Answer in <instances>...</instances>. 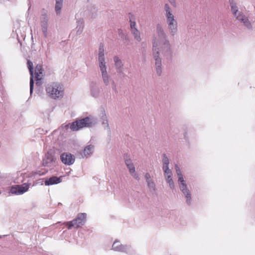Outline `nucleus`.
<instances>
[{
	"mask_svg": "<svg viewBox=\"0 0 255 255\" xmlns=\"http://www.w3.org/2000/svg\"><path fill=\"white\" fill-rule=\"evenodd\" d=\"M129 14H130L131 15V16H133V15L132 14H131L130 13H129Z\"/></svg>",
	"mask_w": 255,
	"mask_h": 255,
	"instance_id": "nucleus-49",
	"label": "nucleus"
},
{
	"mask_svg": "<svg viewBox=\"0 0 255 255\" xmlns=\"http://www.w3.org/2000/svg\"><path fill=\"white\" fill-rule=\"evenodd\" d=\"M42 31L45 37L47 36V26L41 27Z\"/></svg>",
	"mask_w": 255,
	"mask_h": 255,
	"instance_id": "nucleus-35",
	"label": "nucleus"
},
{
	"mask_svg": "<svg viewBox=\"0 0 255 255\" xmlns=\"http://www.w3.org/2000/svg\"><path fill=\"white\" fill-rule=\"evenodd\" d=\"M62 179L60 177H58L53 176L49 178H47L45 180V185L46 186H50L54 184H58L61 182Z\"/></svg>",
	"mask_w": 255,
	"mask_h": 255,
	"instance_id": "nucleus-15",
	"label": "nucleus"
},
{
	"mask_svg": "<svg viewBox=\"0 0 255 255\" xmlns=\"http://www.w3.org/2000/svg\"><path fill=\"white\" fill-rule=\"evenodd\" d=\"M98 9L94 5H90L87 9V13L90 18H95L96 14Z\"/></svg>",
	"mask_w": 255,
	"mask_h": 255,
	"instance_id": "nucleus-18",
	"label": "nucleus"
},
{
	"mask_svg": "<svg viewBox=\"0 0 255 255\" xmlns=\"http://www.w3.org/2000/svg\"><path fill=\"white\" fill-rule=\"evenodd\" d=\"M99 65L106 64L105 57H98Z\"/></svg>",
	"mask_w": 255,
	"mask_h": 255,
	"instance_id": "nucleus-34",
	"label": "nucleus"
},
{
	"mask_svg": "<svg viewBox=\"0 0 255 255\" xmlns=\"http://www.w3.org/2000/svg\"><path fill=\"white\" fill-rule=\"evenodd\" d=\"M165 16L166 17V19L174 17V15L172 13V11L170 12H167L165 13Z\"/></svg>",
	"mask_w": 255,
	"mask_h": 255,
	"instance_id": "nucleus-37",
	"label": "nucleus"
},
{
	"mask_svg": "<svg viewBox=\"0 0 255 255\" xmlns=\"http://www.w3.org/2000/svg\"><path fill=\"white\" fill-rule=\"evenodd\" d=\"M170 4L174 7H176V3L175 0H168Z\"/></svg>",
	"mask_w": 255,
	"mask_h": 255,
	"instance_id": "nucleus-42",
	"label": "nucleus"
},
{
	"mask_svg": "<svg viewBox=\"0 0 255 255\" xmlns=\"http://www.w3.org/2000/svg\"><path fill=\"white\" fill-rule=\"evenodd\" d=\"M90 94L94 97L97 98L99 96L100 93V89L98 85L94 82L90 83Z\"/></svg>",
	"mask_w": 255,
	"mask_h": 255,
	"instance_id": "nucleus-14",
	"label": "nucleus"
},
{
	"mask_svg": "<svg viewBox=\"0 0 255 255\" xmlns=\"http://www.w3.org/2000/svg\"><path fill=\"white\" fill-rule=\"evenodd\" d=\"M43 69L42 66L40 64H38L35 68V74L36 80H39L41 79V75L42 74Z\"/></svg>",
	"mask_w": 255,
	"mask_h": 255,
	"instance_id": "nucleus-21",
	"label": "nucleus"
},
{
	"mask_svg": "<svg viewBox=\"0 0 255 255\" xmlns=\"http://www.w3.org/2000/svg\"><path fill=\"white\" fill-rule=\"evenodd\" d=\"M144 178L150 192L152 193L155 192L156 190L155 183L153 179L151 177L150 174L149 173H146L144 175Z\"/></svg>",
	"mask_w": 255,
	"mask_h": 255,
	"instance_id": "nucleus-12",
	"label": "nucleus"
},
{
	"mask_svg": "<svg viewBox=\"0 0 255 255\" xmlns=\"http://www.w3.org/2000/svg\"><path fill=\"white\" fill-rule=\"evenodd\" d=\"M167 24L170 33L173 36L174 35L177 31V23Z\"/></svg>",
	"mask_w": 255,
	"mask_h": 255,
	"instance_id": "nucleus-22",
	"label": "nucleus"
},
{
	"mask_svg": "<svg viewBox=\"0 0 255 255\" xmlns=\"http://www.w3.org/2000/svg\"><path fill=\"white\" fill-rule=\"evenodd\" d=\"M103 83L106 86H108L110 82H112V78L108 74L102 76Z\"/></svg>",
	"mask_w": 255,
	"mask_h": 255,
	"instance_id": "nucleus-26",
	"label": "nucleus"
},
{
	"mask_svg": "<svg viewBox=\"0 0 255 255\" xmlns=\"http://www.w3.org/2000/svg\"><path fill=\"white\" fill-rule=\"evenodd\" d=\"M60 159L64 164L70 165L74 163L75 158L70 153L64 152L61 154Z\"/></svg>",
	"mask_w": 255,
	"mask_h": 255,
	"instance_id": "nucleus-9",
	"label": "nucleus"
},
{
	"mask_svg": "<svg viewBox=\"0 0 255 255\" xmlns=\"http://www.w3.org/2000/svg\"><path fill=\"white\" fill-rule=\"evenodd\" d=\"M66 127H69V125H67L66 126Z\"/></svg>",
	"mask_w": 255,
	"mask_h": 255,
	"instance_id": "nucleus-48",
	"label": "nucleus"
},
{
	"mask_svg": "<svg viewBox=\"0 0 255 255\" xmlns=\"http://www.w3.org/2000/svg\"><path fill=\"white\" fill-rule=\"evenodd\" d=\"M84 28V20L83 18H79L76 21V34L80 35L83 32Z\"/></svg>",
	"mask_w": 255,
	"mask_h": 255,
	"instance_id": "nucleus-17",
	"label": "nucleus"
},
{
	"mask_svg": "<svg viewBox=\"0 0 255 255\" xmlns=\"http://www.w3.org/2000/svg\"><path fill=\"white\" fill-rule=\"evenodd\" d=\"M57 164V157L54 150H49L42 159V165L45 167H53Z\"/></svg>",
	"mask_w": 255,
	"mask_h": 255,
	"instance_id": "nucleus-5",
	"label": "nucleus"
},
{
	"mask_svg": "<svg viewBox=\"0 0 255 255\" xmlns=\"http://www.w3.org/2000/svg\"><path fill=\"white\" fill-rule=\"evenodd\" d=\"M236 18L241 22L244 23V25L249 29H252V25L248 18L242 12H239L235 15Z\"/></svg>",
	"mask_w": 255,
	"mask_h": 255,
	"instance_id": "nucleus-10",
	"label": "nucleus"
},
{
	"mask_svg": "<svg viewBox=\"0 0 255 255\" xmlns=\"http://www.w3.org/2000/svg\"><path fill=\"white\" fill-rule=\"evenodd\" d=\"M86 216V213H79L75 219L71 221L65 222L64 224L69 230L71 229L72 227L79 228L85 223Z\"/></svg>",
	"mask_w": 255,
	"mask_h": 255,
	"instance_id": "nucleus-6",
	"label": "nucleus"
},
{
	"mask_svg": "<svg viewBox=\"0 0 255 255\" xmlns=\"http://www.w3.org/2000/svg\"><path fill=\"white\" fill-rule=\"evenodd\" d=\"M112 86L113 90L116 93H118V90L116 88V84L114 80H112Z\"/></svg>",
	"mask_w": 255,
	"mask_h": 255,
	"instance_id": "nucleus-39",
	"label": "nucleus"
},
{
	"mask_svg": "<svg viewBox=\"0 0 255 255\" xmlns=\"http://www.w3.org/2000/svg\"><path fill=\"white\" fill-rule=\"evenodd\" d=\"M27 65L29 71L30 77V94H32L33 93V87H34V74H33V63L29 60L27 61Z\"/></svg>",
	"mask_w": 255,
	"mask_h": 255,
	"instance_id": "nucleus-11",
	"label": "nucleus"
},
{
	"mask_svg": "<svg viewBox=\"0 0 255 255\" xmlns=\"http://www.w3.org/2000/svg\"><path fill=\"white\" fill-rule=\"evenodd\" d=\"M46 91L49 97L54 99L62 98L64 95L63 86L58 82L48 84L46 87Z\"/></svg>",
	"mask_w": 255,
	"mask_h": 255,
	"instance_id": "nucleus-4",
	"label": "nucleus"
},
{
	"mask_svg": "<svg viewBox=\"0 0 255 255\" xmlns=\"http://www.w3.org/2000/svg\"><path fill=\"white\" fill-rule=\"evenodd\" d=\"M229 2L231 6L232 12L235 15L239 12L238 11V6L234 0H229Z\"/></svg>",
	"mask_w": 255,
	"mask_h": 255,
	"instance_id": "nucleus-23",
	"label": "nucleus"
},
{
	"mask_svg": "<svg viewBox=\"0 0 255 255\" xmlns=\"http://www.w3.org/2000/svg\"><path fill=\"white\" fill-rule=\"evenodd\" d=\"M102 125L104 126L105 128H107L109 130V131H110V128L109 127L108 121L107 119V117L105 114H103V116H102Z\"/></svg>",
	"mask_w": 255,
	"mask_h": 255,
	"instance_id": "nucleus-24",
	"label": "nucleus"
},
{
	"mask_svg": "<svg viewBox=\"0 0 255 255\" xmlns=\"http://www.w3.org/2000/svg\"><path fill=\"white\" fill-rule=\"evenodd\" d=\"M112 250L115 251L130 253L133 251L131 247L129 245H123L119 241H115L112 246Z\"/></svg>",
	"mask_w": 255,
	"mask_h": 255,
	"instance_id": "nucleus-8",
	"label": "nucleus"
},
{
	"mask_svg": "<svg viewBox=\"0 0 255 255\" xmlns=\"http://www.w3.org/2000/svg\"><path fill=\"white\" fill-rule=\"evenodd\" d=\"M36 85H39V82H36Z\"/></svg>",
	"mask_w": 255,
	"mask_h": 255,
	"instance_id": "nucleus-46",
	"label": "nucleus"
},
{
	"mask_svg": "<svg viewBox=\"0 0 255 255\" xmlns=\"http://www.w3.org/2000/svg\"><path fill=\"white\" fill-rule=\"evenodd\" d=\"M125 164L129 170V173H133L135 171V167L132 163V160L128 154H126L124 156Z\"/></svg>",
	"mask_w": 255,
	"mask_h": 255,
	"instance_id": "nucleus-16",
	"label": "nucleus"
},
{
	"mask_svg": "<svg viewBox=\"0 0 255 255\" xmlns=\"http://www.w3.org/2000/svg\"><path fill=\"white\" fill-rule=\"evenodd\" d=\"M114 61L115 62V66L117 73L120 74L124 75V64L122 61L117 56L114 57Z\"/></svg>",
	"mask_w": 255,
	"mask_h": 255,
	"instance_id": "nucleus-13",
	"label": "nucleus"
},
{
	"mask_svg": "<svg viewBox=\"0 0 255 255\" xmlns=\"http://www.w3.org/2000/svg\"><path fill=\"white\" fill-rule=\"evenodd\" d=\"M120 37L124 41V42L125 44H128L129 42V38L128 37V35L127 33L123 34Z\"/></svg>",
	"mask_w": 255,
	"mask_h": 255,
	"instance_id": "nucleus-30",
	"label": "nucleus"
},
{
	"mask_svg": "<svg viewBox=\"0 0 255 255\" xmlns=\"http://www.w3.org/2000/svg\"><path fill=\"white\" fill-rule=\"evenodd\" d=\"M152 56L155 60V67L156 74L160 76L162 73L161 59L160 54L164 58L170 60L173 56L171 44L167 36L162 27L158 25L156 27V35L152 36Z\"/></svg>",
	"mask_w": 255,
	"mask_h": 255,
	"instance_id": "nucleus-1",
	"label": "nucleus"
},
{
	"mask_svg": "<svg viewBox=\"0 0 255 255\" xmlns=\"http://www.w3.org/2000/svg\"><path fill=\"white\" fill-rule=\"evenodd\" d=\"M94 146L91 144L86 146L83 150V155L85 157H89L93 152Z\"/></svg>",
	"mask_w": 255,
	"mask_h": 255,
	"instance_id": "nucleus-19",
	"label": "nucleus"
},
{
	"mask_svg": "<svg viewBox=\"0 0 255 255\" xmlns=\"http://www.w3.org/2000/svg\"><path fill=\"white\" fill-rule=\"evenodd\" d=\"M38 174H39V175H43V174H44V173H38Z\"/></svg>",
	"mask_w": 255,
	"mask_h": 255,
	"instance_id": "nucleus-45",
	"label": "nucleus"
},
{
	"mask_svg": "<svg viewBox=\"0 0 255 255\" xmlns=\"http://www.w3.org/2000/svg\"><path fill=\"white\" fill-rule=\"evenodd\" d=\"M100 71L102 74V76L108 74L107 71V67L106 64L102 65H99Z\"/></svg>",
	"mask_w": 255,
	"mask_h": 255,
	"instance_id": "nucleus-31",
	"label": "nucleus"
},
{
	"mask_svg": "<svg viewBox=\"0 0 255 255\" xmlns=\"http://www.w3.org/2000/svg\"><path fill=\"white\" fill-rule=\"evenodd\" d=\"M48 18L46 13L42 14L40 18L41 26H48Z\"/></svg>",
	"mask_w": 255,
	"mask_h": 255,
	"instance_id": "nucleus-25",
	"label": "nucleus"
},
{
	"mask_svg": "<svg viewBox=\"0 0 255 255\" xmlns=\"http://www.w3.org/2000/svg\"><path fill=\"white\" fill-rule=\"evenodd\" d=\"M132 34H133L134 39L137 40L138 42H140L141 41L140 37V33L139 31L136 29H133L131 31Z\"/></svg>",
	"mask_w": 255,
	"mask_h": 255,
	"instance_id": "nucleus-27",
	"label": "nucleus"
},
{
	"mask_svg": "<svg viewBox=\"0 0 255 255\" xmlns=\"http://www.w3.org/2000/svg\"><path fill=\"white\" fill-rule=\"evenodd\" d=\"M131 175L132 176V177L135 179L136 180H140V178L139 177V175L137 173H135V172H133V173H130Z\"/></svg>",
	"mask_w": 255,
	"mask_h": 255,
	"instance_id": "nucleus-40",
	"label": "nucleus"
},
{
	"mask_svg": "<svg viewBox=\"0 0 255 255\" xmlns=\"http://www.w3.org/2000/svg\"><path fill=\"white\" fill-rule=\"evenodd\" d=\"M175 168L178 178V183L179 188L186 198V203L188 205H190L191 201V195L190 192L187 188V184L183 179L182 172L178 165H175Z\"/></svg>",
	"mask_w": 255,
	"mask_h": 255,
	"instance_id": "nucleus-3",
	"label": "nucleus"
},
{
	"mask_svg": "<svg viewBox=\"0 0 255 255\" xmlns=\"http://www.w3.org/2000/svg\"><path fill=\"white\" fill-rule=\"evenodd\" d=\"M125 33H124L121 29H118V34L120 37H121L123 34H124Z\"/></svg>",
	"mask_w": 255,
	"mask_h": 255,
	"instance_id": "nucleus-43",
	"label": "nucleus"
},
{
	"mask_svg": "<svg viewBox=\"0 0 255 255\" xmlns=\"http://www.w3.org/2000/svg\"><path fill=\"white\" fill-rule=\"evenodd\" d=\"M30 183H23L22 185H16L11 187L10 192L12 194L20 195L26 192Z\"/></svg>",
	"mask_w": 255,
	"mask_h": 255,
	"instance_id": "nucleus-7",
	"label": "nucleus"
},
{
	"mask_svg": "<svg viewBox=\"0 0 255 255\" xmlns=\"http://www.w3.org/2000/svg\"><path fill=\"white\" fill-rule=\"evenodd\" d=\"M166 179L167 182L169 184L171 189H173L174 188V183L172 178V176L167 175L166 176Z\"/></svg>",
	"mask_w": 255,
	"mask_h": 255,
	"instance_id": "nucleus-28",
	"label": "nucleus"
},
{
	"mask_svg": "<svg viewBox=\"0 0 255 255\" xmlns=\"http://www.w3.org/2000/svg\"><path fill=\"white\" fill-rule=\"evenodd\" d=\"M130 22V27L131 28V31L133 29H136V22L134 20H132L131 18L129 19Z\"/></svg>",
	"mask_w": 255,
	"mask_h": 255,
	"instance_id": "nucleus-33",
	"label": "nucleus"
},
{
	"mask_svg": "<svg viewBox=\"0 0 255 255\" xmlns=\"http://www.w3.org/2000/svg\"><path fill=\"white\" fill-rule=\"evenodd\" d=\"M30 8V6H29V8H28V11L29 10Z\"/></svg>",
	"mask_w": 255,
	"mask_h": 255,
	"instance_id": "nucleus-47",
	"label": "nucleus"
},
{
	"mask_svg": "<svg viewBox=\"0 0 255 255\" xmlns=\"http://www.w3.org/2000/svg\"><path fill=\"white\" fill-rule=\"evenodd\" d=\"M98 57H104V52H99Z\"/></svg>",
	"mask_w": 255,
	"mask_h": 255,
	"instance_id": "nucleus-44",
	"label": "nucleus"
},
{
	"mask_svg": "<svg viewBox=\"0 0 255 255\" xmlns=\"http://www.w3.org/2000/svg\"><path fill=\"white\" fill-rule=\"evenodd\" d=\"M63 2L64 0H55V10L57 15H59L61 13Z\"/></svg>",
	"mask_w": 255,
	"mask_h": 255,
	"instance_id": "nucleus-20",
	"label": "nucleus"
},
{
	"mask_svg": "<svg viewBox=\"0 0 255 255\" xmlns=\"http://www.w3.org/2000/svg\"><path fill=\"white\" fill-rule=\"evenodd\" d=\"M167 24L176 23H177L176 20L175 19L174 17L166 19Z\"/></svg>",
	"mask_w": 255,
	"mask_h": 255,
	"instance_id": "nucleus-36",
	"label": "nucleus"
},
{
	"mask_svg": "<svg viewBox=\"0 0 255 255\" xmlns=\"http://www.w3.org/2000/svg\"><path fill=\"white\" fill-rule=\"evenodd\" d=\"M97 123V118L89 116L80 120H76L70 124V129L73 131H77L83 128H91Z\"/></svg>",
	"mask_w": 255,
	"mask_h": 255,
	"instance_id": "nucleus-2",
	"label": "nucleus"
},
{
	"mask_svg": "<svg viewBox=\"0 0 255 255\" xmlns=\"http://www.w3.org/2000/svg\"><path fill=\"white\" fill-rule=\"evenodd\" d=\"M162 168L165 174L167 175V176H172L171 170L169 168L168 166L162 167Z\"/></svg>",
	"mask_w": 255,
	"mask_h": 255,
	"instance_id": "nucleus-32",
	"label": "nucleus"
},
{
	"mask_svg": "<svg viewBox=\"0 0 255 255\" xmlns=\"http://www.w3.org/2000/svg\"><path fill=\"white\" fill-rule=\"evenodd\" d=\"M104 52V44L102 43H100L99 48V52Z\"/></svg>",
	"mask_w": 255,
	"mask_h": 255,
	"instance_id": "nucleus-41",
	"label": "nucleus"
},
{
	"mask_svg": "<svg viewBox=\"0 0 255 255\" xmlns=\"http://www.w3.org/2000/svg\"><path fill=\"white\" fill-rule=\"evenodd\" d=\"M162 157H163V158H162L163 166L162 167L168 166L169 164V160L168 158L167 157V156H166V155L165 153H163L162 154Z\"/></svg>",
	"mask_w": 255,
	"mask_h": 255,
	"instance_id": "nucleus-29",
	"label": "nucleus"
},
{
	"mask_svg": "<svg viewBox=\"0 0 255 255\" xmlns=\"http://www.w3.org/2000/svg\"><path fill=\"white\" fill-rule=\"evenodd\" d=\"M164 10L166 12L171 11V9L168 3H165L164 4Z\"/></svg>",
	"mask_w": 255,
	"mask_h": 255,
	"instance_id": "nucleus-38",
	"label": "nucleus"
}]
</instances>
